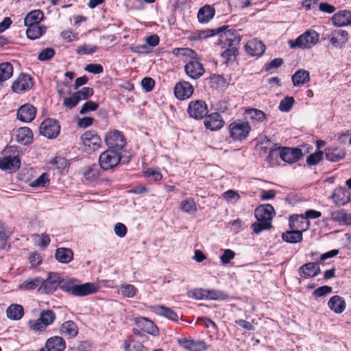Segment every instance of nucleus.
I'll use <instances>...</instances> for the list:
<instances>
[{
  "label": "nucleus",
  "mask_w": 351,
  "mask_h": 351,
  "mask_svg": "<svg viewBox=\"0 0 351 351\" xmlns=\"http://www.w3.org/2000/svg\"><path fill=\"white\" fill-rule=\"evenodd\" d=\"M332 291V289L331 287L324 285L315 289L314 291L313 292V295L315 298H322L326 296L328 294L331 293Z\"/></svg>",
  "instance_id": "55"
},
{
  "label": "nucleus",
  "mask_w": 351,
  "mask_h": 351,
  "mask_svg": "<svg viewBox=\"0 0 351 351\" xmlns=\"http://www.w3.org/2000/svg\"><path fill=\"white\" fill-rule=\"evenodd\" d=\"M331 219L336 222H342L345 224H351V213H346L343 210H337L331 213Z\"/></svg>",
  "instance_id": "41"
},
{
  "label": "nucleus",
  "mask_w": 351,
  "mask_h": 351,
  "mask_svg": "<svg viewBox=\"0 0 351 351\" xmlns=\"http://www.w3.org/2000/svg\"><path fill=\"white\" fill-rule=\"evenodd\" d=\"M42 283V278L40 277L29 278L19 285V287L22 291H32L38 288Z\"/></svg>",
  "instance_id": "37"
},
{
  "label": "nucleus",
  "mask_w": 351,
  "mask_h": 351,
  "mask_svg": "<svg viewBox=\"0 0 351 351\" xmlns=\"http://www.w3.org/2000/svg\"><path fill=\"white\" fill-rule=\"evenodd\" d=\"M188 112L195 119H202L208 112L207 104L202 100L191 101L188 106Z\"/></svg>",
  "instance_id": "11"
},
{
  "label": "nucleus",
  "mask_w": 351,
  "mask_h": 351,
  "mask_svg": "<svg viewBox=\"0 0 351 351\" xmlns=\"http://www.w3.org/2000/svg\"><path fill=\"white\" fill-rule=\"evenodd\" d=\"M189 297L196 300H206V289H195L189 292Z\"/></svg>",
  "instance_id": "57"
},
{
  "label": "nucleus",
  "mask_w": 351,
  "mask_h": 351,
  "mask_svg": "<svg viewBox=\"0 0 351 351\" xmlns=\"http://www.w3.org/2000/svg\"><path fill=\"white\" fill-rule=\"evenodd\" d=\"M49 182L48 175L46 173H43L38 178L31 182L29 186L34 188L44 187Z\"/></svg>",
  "instance_id": "50"
},
{
  "label": "nucleus",
  "mask_w": 351,
  "mask_h": 351,
  "mask_svg": "<svg viewBox=\"0 0 351 351\" xmlns=\"http://www.w3.org/2000/svg\"><path fill=\"white\" fill-rule=\"evenodd\" d=\"M121 159V152H117L114 149H108L99 156V162L100 167L104 170L111 169L119 164Z\"/></svg>",
  "instance_id": "7"
},
{
  "label": "nucleus",
  "mask_w": 351,
  "mask_h": 351,
  "mask_svg": "<svg viewBox=\"0 0 351 351\" xmlns=\"http://www.w3.org/2000/svg\"><path fill=\"white\" fill-rule=\"evenodd\" d=\"M127 230V227L122 223H117L114 225V234L120 238H123L126 235Z\"/></svg>",
  "instance_id": "63"
},
{
  "label": "nucleus",
  "mask_w": 351,
  "mask_h": 351,
  "mask_svg": "<svg viewBox=\"0 0 351 351\" xmlns=\"http://www.w3.org/2000/svg\"><path fill=\"white\" fill-rule=\"evenodd\" d=\"M215 10L210 5H205L202 8L197 14L198 21L201 23L209 22L215 16Z\"/></svg>",
  "instance_id": "33"
},
{
  "label": "nucleus",
  "mask_w": 351,
  "mask_h": 351,
  "mask_svg": "<svg viewBox=\"0 0 351 351\" xmlns=\"http://www.w3.org/2000/svg\"><path fill=\"white\" fill-rule=\"evenodd\" d=\"M43 19V12L40 10H35L28 13L24 19V25L30 26L38 25Z\"/></svg>",
  "instance_id": "34"
},
{
  "label": "nucleus",
  "mask_w": 351,
  "mask_h": 351,
  "mask_svg": "<svg viewBox=\"0 0 351 351\" xmlns=\"http://www.w3.org/2000/svg\"><path fill=\"white\" fill-rule=\"evenodd\" d=\"M98 107L99 105L97 103L93 101H88L83 104L80 110V113L86 114L90 111H95L98 108Z\"/></svg>",
  "instance_id": "58"
},
{
  "label": "nucleus",
  "mask_w": 351,
  "mask_h": 351,
  "mask_svg": "<svg viewBox=\"0 0 351 351\" xmlns=\"http://www.w3.org/2000/svg\"><path fill=\"white\" fill-rule=\"evenodd\" d=\"M298 273L304 278H313L320 273L319 265L315 262L304 264L299 267Z\"/></svg>",
  "instance_id": "19"
},
{
  "label": "nucleus",
  "mask_w": 351,
  "mask_h": 351,
  "mask_svg": "<svg viewBox=\"0 0 351 351\" xmlns=\"http://www.w3.org/2000/svg\"><path fill=\"white\" fill-rule=\"evenodd\" d=\"M333 202L337 206H344L350 201V193L343 187L334 190L332 195Z\"/></svg>",
  "instance_id": "24"
},
{
  "label": "nucleus",
  "mask_w": 351,
  "mask_h": 351,
  "mask_svg": "<svg viewBox=\"0 0 351 351\" xmlns=\"http://www.w3.org/2000/svg\"><path fill=\"white\" fill-rule=\"evenodd\" d=\"M93 89L90 87H84L81 90L75 93V96L78 98L79 101L85 100L88 99L93 95Z\"/></svg>",
  "instance_id": "51"
},
{
  "label": "nucleus",
  "mask_w": 351,
  "mask_h": 351,
  "mask_svg": "<svg viewBox=\"0 0 351 351\" xmlns=\"http://www.w3.org/2000/svg\"><path fill=\"white\" fill-rule=\"evenodd\" d=\"M244 114L247 119L253 122L261 123L266 119V115L265 112L262 110L255 108H250L245 110Z\"/></svg>",
  "instance_id": "36"
},
{
  "label": "nucleus",
  "mask_w": 351,
  "mask_h": 351,
  "mask_svg": "<svg viewBox=\"0 0 351 351\" xmlns=\"http://www.w3.org/2000/svg\"><path fill=\"white\" fill-rule=\"evenodd\" d=\"M228 297V295L223 291L206 289V300H224Z\"/></svg>",
  "instance_id": "49"
},
{
  "label": "nucleus",
  "mask_w": 351,
  "mask_h": 351,
  "mask_svg": "<svg viewBox=\"0 0 351 351\" xmlns=\"http://www.w3.org/2000/svg\"><path fill=\"white\" fill-rule=\"evenodd\" d=\"M86 180L93 182L99 177V170L96 165L87 167L84 171Z\"/></svg>",
  "instance_id": "46"
},
{
  "label": "nucleus",
  "mask_w": 351,
  "mask_h": 351,
  "mask_svg": "<svg viewBox=\"0 0 351 351\" xmlns=\"http://www.w3.org/2000/svg\"><path fill=\"white\" fill-rule=\"evenodd\" d=\"M179 343L186 350L191 351H204L208 349V346L202 340L183 339L179 340Z\"/></svg>",
  "instance_id": "23"
},
{
  "label": "nucleus",
  "mask_w": 351,
  "mask_h": 351,
  "mask_svg": "<svg viewBox=\"0 0 351 351\" xmlns=\"http://www.w3.org/2000/svg\"><path fill=\"white\" fill-rule=\"evenodd\" d=\"M105 142L109 149L120 152L125 145V139L123 134L117 130L108 132L105 136Z\"/></svg>",
  "instance_id": "8"
},
{
  "label": "nucleus",
  "mask_w": 351,
  "mask_h": 351,
  "mask_svg": "<svg viewBox=\"0 0 351 351\" xmlns=\"http://www.w3.org/2000/svg\"><path fill=\"white\" fill-rule=\"evenodd\" d=\"M29 328L33 331H43L46 329L47 326L45 325L40 318L36 320H29L28 322Z\"/></svg>",
  "instance_id": "54"
},
{
  "label": "nucleus",
  "mask_w": 351,
  "mask_h": 351,
  "mask_svg": "<svg viewBox=\"0 0 351 351\" xmlns=\"http://www.w3.org/2000/svg\"><path fill=\"white\" fill-rule=\"evenodd\" d=\"M40 320L47 327L51 325L56 319L55 313L49 309L43 311L39 316Z\"/></svg>",
  "instance_id": "45"
},
{
  "label": "nucleus",
  "mask_w": 351,
  "mask_h": 351,
  "mask_svg": "<svg viewBox=\"0 0 351 351\" xmlns=\"http://www.w3.org/2000/svg\"><path fill=\"white\" fill-rule=\"evenodd\" d=\"M332 23L336 27H344L351 24V12L343 10L335 13L332 17Z\"/></svg>",
  "instance_id": "21"
},
{
  "label": "nucleus",
  "mask_w": 351,
  "mask_h": 351,
  "mask_svg": "<svg viewBox=\"0 0 351 351\" xmlns=\"http://www.w3.org/2000/svg\"><path fill=\"white\" fill-rule=\"evenodd\" d=\"M276 213L271 204L261 205L255 209L254 215L256 221L251 225L253 232L258 234L264 230L272 228L271 221Z\"/></svg>",
  "instance_id": "2"
},
{
  "label": "nucleus",
  "mask_w": 351,
  "mask_h": 351,
  "mask_svg": "<svg viewBox=\"0 0 351 351\" xmlns=\"http://www.w3.org/2000/svg\"><path fill=\"white\" fill-rule=\"evenodd\" d=\"M223 125L224 121L221 115L217 112L209 114L204 120L206 128L211 131L218 130L221 129Z\"/></svg>",
  "instance_id": "20"
},
{
  "label": "nucleus",
  "mask_w": 351,
  "mask_h": 351,
  "mask_svg": "<svg viewBox=\"0 0 351 351\" xmlns=\"http://www.w3.org/2000/svg\"><path fill=\"white\" fill-rule=\"evenodd\" d=\"M184 70L186 75L193 80L199 79L205 72L202 64L195 59L190 60L184 66Z\"/></svg>",
  "instance_id": "14"
},
{
  "label": "nucleus",
  "mask_w": 351,
  "mask_h": 351,
  "mask_svg": "<svg viewBox=\"0 0 351 351\" xmlns=\"http://www.w3.org/2000/svg\"><path fill=\"white\" fill-rule=\"evenodd\" d=\"M136 328L133 329L136 335H142L143 332L156 335L158 333V329L154 323L145 317H139L136 321Z\"/></svg>",
  "instance_id": "9"
},
{
  "label": "nucleus",
  "mask_w": 351,
  "mask_h": 351,
  "mask_svg": "<svg viewBox=\"0 0 351 351\" xmlns=\"http://www.w3.org/2000/svg\"><path fill=\"white\" fill-rule=\"evenodd\" d=\"M99 287L95 282H86L82 285L76 284L72 295L84 297L98 291Z\"/></svg>",
  "instance_id": "16"
},
{
  "label": "nucleus",
  "mask_w": 351,
  "mask_h": 351,
  "mask_svg": "<svg viewBox=\"0 0 351 351\" xmlns=\"http://www.w3.org/2000/svg\"><path fill=\"white\" fill-rule=\"evenodd\" d=\"M180 208L183 212L189 214H193L197 210L196 203L193 198H187L182 201Z\"/></svg>",
  "instance_id": "42"
},
{
  "label": "nucleus",
  "mask_w": 351,
  "mask_h": 351,
  "mask_svg": "<svg viewBox=\"0 0 351 351\" xmlns=\"http://www.w3.org/2000/svg\"><path fill=\"white\" fill-rule=\"evenodd\" d=\"M144 175L147 178H152L154 181H160L162 179V174L158 169L148 168L144 171Z\"/></svg>",
  "instance_id": "61"
},
{
  "label": "nucleus",
  "mask_w": 351,
  "mask_h": 351,
  "mask_svg": "<svg viewBox=\"0 0 351 351\" xmlns=\"http://www.w3.org/2000/svg\"><path fill=\"white\" fill-rule=\"evenodd\" d=\"M323 158V152L321 151L316 152L311 154L306 159V162L308 165H315L318 164Z\"/></svg>",
  "instance_id": "56"
},
{
  "label": "nucleus",
  "mask_w": 351,
  "mask_h": 351,
  "mask_svg": "<svg viewBox=\"0 0 351 351\" xmlns=\"http://www.w3.org/2000/svg\"><path fill=\"white\" fill-rule=\"evenodd\" d=\"M326 158L331 162H337L344 158L346 154L340 147H328L326 149Z\"/></svg>",
  "instance_id": "35"
},
{
  "label": "nucleus",
  "mask_w": 351,
  "mask_h": 351,
  "mask_svg": "<svg viewBox=\"0 0 351 351\" xmlns=\"http://www.w3.org/2000/svg\"><path fill=\"white\" fill-rule=\"evenodd\" d=\"M143 347L140 342L134 340L125 341L124 343L125 351H142Z\"/></svg>",
  "instance_id": "53"
},
{
  "label": "nucleus",
  "mask_w": 351,
  "mask_h": 351,
  "mask_svg": "<svg viewBox=\"0 0 351 351\" xmlns=\"http://www.w3.org/2000/svg\"><path fill=\"white\" fill-rule=\"evenodd\" d=\"M247 53L253 56H261L265 51V45L261 40L257 39L252 40L247 43L245 46Z\"/></svg>",
  "instance_id": "22"
},
{
  "label": "nucleus",
  "mask_w": 351,
  "mask_h": 351,
  "mask_svg": "<svg viewBox=\"0 0 351 351\" xmlns=\"http://www.w3.org/2000/svg\"><path fill=\"white\" fill-rule=\"evenodd\" d=\"M279 157L287 163L298 162L302 156V150L298 147H279Z\"/></svg>",
  "instance_id": "12"
},
{
  "label": "nucleus",
  "mask_w": 351,
  "mask_h": 351,
  "mask_svg": "<svg viewBox=\"0 0 351 351\" xmlns=\"http://www.w3.org/2000/svg\"><path fill=\"white\" fill-rule=\"evenodd\" d=\"M82 142L84 147H88L90 150L95 151L100 147L101 138L93 132L87 131L81 136Z\"/></svg>",
  "instance_id": "18"
},
{
  "label": "nucleus",
  "mask_w": 351,
  "mask_h": 351,
  "mask_svg": "<svg viewBox=\"0 0 351 351\" xmlns=\"http://www.w3.org/2000/svg\"><path fill=\"white\" fill-rule=\"evenodd\" d=\"M348 32L343 29L332 32L328 36L330 43L335 47H341L348 40Z\"/></svg>",
  "instance_id": "25"
},
{
  "label": "nucleus",
  "mask_w": 351,
  "mask_h": 351,
  "mask_svg": "<svg viewBox=\"0 0 351 351\" xmlns=\"http://www.w3.org/2000/svg\"><path fill=\"white\" fill-rule=\"evenodd\" d=\"M60 332L67 338H73L78 333V327L73 321H66L62 324Z\"/></svg>",
  "instance_id": "29"
},
{
  "label": "nucleus",
  "mask_w": 351,
  "mask_h": 351,
  "mask_svg": "<svg viewBox=\"0 0 351 351\" xmlns=\"http://www.w3.org/2000/svg\"><path fill=\"white\" fill-rule=\"evenodd\" d=\"M155 85L154 80L151 77H144L141 80V86L147 92L151 91Z\"/></svg>",
  "instance_id": "64"
},
{
  "label": "nucleus",
  "mask_w": 351,
  "mask_h": 351,
  "mask_svg": "<svg viewBox=\"0 0 351 351\" xmlns=\"http://www.w3.org/2000/svg\"><path fill=\"white\" fill-rule=\"evenodd\" d=\"M57 289V286L49 282L47 280L42 279V283L38 289V293L40 294H49L54 292Z\"/></svg>",
  "instance_id": "44"
},
{
  "label": "nucleus",
  "mask_w": 351,
  "mask_h": 351,
  "mask_svg": "<svg viewBox=\"0 0 351 351\" xmlns=\"http://www.w3.org/2000/svg\"><path fill=\"white\" fill-rule=\"evenodd\" d=\"M7 317L12 320H19L24 315L23 307L17 304L10 305L6 309Z\"/></svg>",
  "instance_id": "32"
},
{
  "label": "nucleus",
  "mask_w": 351,
  "mask_h": 351,
  "mask_svg": "<svg viewBox=\"0 0 351 351\" xmlns=\"http://www.w3.org/2000/svg\"><path fill=\"white\" fill-rule=\"evenodd\" d=\"M295 103L294 98L293 97H286L279 104L278 108L281 112H289Z\"/></svg>",
  "instance_id": "48"
},
{
  "label": "nucleus",
  "mask_w": 351,
  "mask_h": 351,
  "mask_svg": "<svg viewBox=\"0 0 351 351\" xmlns=\"http://www.w3.org/2000/svg\"><path fill=\"white\" fill-rule=\"evenodd\" d=\"M55 258L60 263L67 264L73 258V252L70 248L59 247L56 250Z\"/></svg>",
  "instance_id": "28"
},
{
  "label": "nucleus",
  "mask_w": 351,
  "mask_h": 351,
  "mask_svg": "<svg viewBox=\"0 0 351 351\" xmlns=\"http://www.w3.org/2000/svg\"><path fill=\"white\" fill-rule=\"evenodd\" d=\"M27 37L31 40H35L40 37L46 31V27L43 25H34L27 26Z\"/></svg>",
  "instance_id": "38"
},
{
  "label": "nucleus",
  "mask_w": 351,
  "mask_h": 351,
  "mask_svg": "<svg viewBox=\"0 0 351 351\" xmlns=\"http://www.w3.org/2000/svg\"><path fill=\"white\" fill-rule=\"evenodd\" d=\"M230 136L235 141H243L245 139L252 128L247 121L240 119L234 121L229 126Z\"/></svg>",
  "instance_id": "6"
},
{
  "label": "nucleus",
  "mask_w": 351,
  "mask_h": 351,
  "mask_svg": "<svg viewBox=\"0 0 351 351\" xmlns=\"http://www.w3.org/2000/svg\"><path fill=\"white\" fill-rule=\"evenodd\" d=\"M65 348V341L59 336H53L48 339L45 343L47 351H64Z\"/></svg>",
  "instance_id": "26"
},
{
  "label": "nucleus",
  "mask_w": 351,
  "mask_h": 351,
  "mask_svg": "<svg viewBox=\"0 0 351 351\" xmlns=\"http://www.w3.org/2000/svg\"><path fill=\"white\" fill-rule=\"evenodd\" d=\"M55 55L53 49L48 47L42 50L38 55V59L40 61H47L51 60Z\"/></svg>",
  "instance_id": "52"
},
{
  "label": "nucleus",
  "mask_w": 351,
  "mask_h": 351,
  "mask_svg": "<svg viewBox=\"0 0 351 351\" xmlns=\"http://www.w3.org/2000/svg\"><path fill=\"white\" fill-rule=\"evenodd\" d=\"M80 102L75 93L69 97H65L63 99V105L67 108L71 109L76 106Z\"/></svg>",
  "instance_id": "60"
},
{
  "label": "nucleus",
  "mask_w": 351,
  "mask_h": 351,
  "mask_svg": "<svg viewBox=\"0 0 351 351\" xmlns=\"http://www.w3.org/2000/svg\"><path fill=\"white\" fill-rule=\"evenodd\" d=\"M76 284L77 280L75 278H70L65 280H62L60 284V288L63 291L72 295Z\"/></svg>",
  "instance_id": "43"
},
{
  "label": "nucleus",
  "mask_w": 351,
  "mask_h": 351,
  "mask_svg": "<svg viewBox=\"0 0 351 351\" xmlns=\"http://www.w3.org/2000/svg\"><path fill=\"white\" fill-rule=\"evenodd\" d=\"M328 307L335 313H341L346 308L345 300L339 295H334L330 298L328 302Z\"/></svg>",
  "instance_id": "27"
},
{
  "label": "nucleus",
  "mask_w": 351,
  "mask_h": 351,
  "mask_svg": "<svg viewBox=\"0 0 351 351\" xmlns=\"http://www.w3.org/2000/svg\"><path fill=\"white\" fill-rule=\"evenodd\" d=\"M97 49L96 46L83 45L77 49L76 52L78 54H90L95 52Z\"/></svg>",
  "instance_id": "62"
},
{
  "label": "nucleus",
  "mask_w": 351,
  "mask_h": 351,
  "mask_svg": "<svg viewBox=\"0 0 351 351\" xmlns=\"http://www.w3.org/2000/svg\"><path fill=\"white\" fill-rule=\"evenodd\" d=\"M60 128L57 121L47 119L42 122L40 126V134L47 138H54L59 134Z\"/></svg>",
  "instance_id": "10"
},
{
  "label": "nucleus",
  "mask_w": 351,
  "mask_h": 351,
  "mask_svg": "<svg viewBox=\"0 0 351 351\" xmlns=\"http://www.w3.org/2000/svg\"><path fill=\"white\" fill-rule=\"evenodd\" d=\"M121 295L126 298H133L137 293V289L132 285L123 284L121 285Z\"/></svg>",
  "instance_id": "47"
},
{
  "label": "nucleus",
  "mask_w": 351,
  "mask_h": 351,
  "mask_svg": "<svg viewBox=\"0 0 351 351\" xmlns=\"http://www.w3.org/2000/svg\"><path fill=\"white\" fill-rule=\"evenodd\" d=\"M234 256L235 253L234 251L230 249H226L223 250V254L220 256V260L223 265H227L234 258Z\"/></svg>",
  "instance_id": "59"
},
{
  "label": "nucleus",
  "mask_w": 351,
  "mask_h": 351,
  "mask_svg": "<svg viewBox=\"0 0 351 351\" xmlns=\"http://www.w3.org/2000/svg\"><path fill=\"white\" fill-rule=\"evenodd\" d=\"M319 35L315 30L308 29L295 40H289L288 43L291 48L311 49L319 41Z\"/></svg>",
  "instance_id": "5"
},
{
  "label": "nucleus",
  "mask_w": 351,
  "mask_h": 351,
  "mask_svg": "<svg viewBox=\"0 0 351 351\" xmlns=\"http://www.w3.org/2000/svg\"><path fill=\"white\" fill-rule=\"evenodd\" d=\"M36 109L31 104H26L21 106L17 111V119L21 121L29 123L36 117Z\"/></svg>",
  "instance_id": "17"
},
{
  "label": "nucleus",
  "mask_w": 351,
  "mask_h": 351,
  "mask_svg": "<svg viewBox=\"0 0 351 351\" xmlns=\"http://www.w3.org/2000/svg\"><path fill=\"white\" fill-rule=\"evenodd\" d=\"M305 222L302 215L292 216L289 220V226L291 230L285 232L282 234V240L289 243H297L302 241V232L308 229V223L304 226L298 225V223Z\"/></svg>",
  "instance_id": "3"
},
{
  "label": "nucleus",
  "mask_w": 351,
  "mask_h": 351,
  "mask_svg": "<svg viewBox=\"0 0 351 351\" xmlns=\"http://www.w3.org/2000/svg\"><path fill=\"white\" fill-rule=\"evenodd\" d=\"M154 311L158 315H162L170 320L178 322L179 319L178 315L174 311L166 306H157L154 307Z\"/></svg>",
  "instance_id": "39"
},
{
  "label": "nucleus",
  "mask_w": 351,
  "mask_h": 351,
  "mask_svg": "<svg viewBox=\"0 0 351 351\" xmlns=\"http://www.w3.org/2000/svg\"><path fill=\"white\" fill-rule=\"evenodd\" d=\"M33 86L31 77L27 74L22 73L12 83V90L18 94L29 90Z\"/></svg>",
  "instance_id": "13"
},
{
  "label": "nucleus",
  "mask_w": 351,
  "mask_h": 351,
  "mask_svg": "<svg viewBox=\"0 0 351 351\" xmlns=\"http://www.w3.org/2000/svg\"><path fill=\"white\" fill-rule=\"evenodd\" d=\"M226 26H222L217 29H206L202 31L199 36L201 38H206L219 34L220 43L224 47L228 46V48L221 53V56L227 62L236 57L238 53L237 47L240 43L241 38L235 29H226Z\"/></svg>",
  "instance_id": "1"
},
{
  "label": "nucleus",
  "mask_w": 351,
  "mask_h": 351,
  "mask_svg": "<svg viewBox=\"0 0 351 351\" xmlns=\"http://www.w3.org/2000/svg\"><path fill=\"white\" fill-rule=\"evenodd\" d=\"M2 154L3 156L0 158V169L10 173L16 171L21 166L18 147L7 146L3 150Z\"/></svg>",
  "instance_id": "4"
},
{
  "label": "nucleus",
  "mask_w": 351,
  "mask_h": 351,
  "mask_svg": "<svg viewBox=\"0 0 351 351\" xmlns=\"http://www.w3.org/2000/svg\"><path fill=\"white\" fill-rule=\"evenodd\" d=\"M294 86H301L310 80L309 72L304 69H299L291 77Z\"/></svg>",
  "instance_id": "30"
},
{
  "label": "nucleus",
  "mask_w": 351,
  "mask_h": 351,
  "mask_svg": "<svg viewBox=\"0 0 351 351\" xmlns=\"http://www.w3.org/2000/svg\"><path fill=\"white\" fill-rule=\"evenodd\" d=\"M16 138L18 143L23 145H27L32 141L33 133L32 130L27 127L20 128L17 131Z\"/></svg>",
  "instance_id": "31"
},
{
  "label": "nucleus",
  "mask_w": 351,
  "mask_h": 351,
  "mask_svg": "<svg viewBox=\"0 0 351 351\" xmlns=\"http://www.w3.org/2000/svg\"><path fill=\"white\" fill-rule=\"evenodd\" d=\"M13 74V67L10 62L0 64V83L10 79Z\"/></svg>",
  "instance_id": "40"
},
{
  "label": "nucleus",
  "mask_w": 351,
  "mask_h": 351,
  "mask_svg": "<svg viewBox=\"0 0 351 351\" xmlns=\"http://www.w3.org/2000/svg\"><path fill=\"white\" fill-rule=\"evenodd\" d=\"M193 86L186 81H181L176 84L174 88V95L176 98L184 100L189 98L193 93Z\"/></svg>",
  "instance_id": "15"
}]
</instances>
